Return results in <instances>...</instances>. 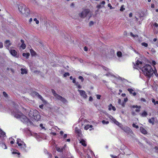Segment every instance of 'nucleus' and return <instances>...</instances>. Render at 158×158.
Returning a JSON list of instances; mask_svg holds the SVG:
<instances>
[{
	"instance_id": "1",
	"label": "nucleus",
	"mask_w": 158,
	"mask_h": 158,
	"mask_svg": "<svg viewBox=\"0 0 158 158\" xmlns=\"http://www.w3.org/2000/svg\"><path fill=\"white\" fill-rule=\"evenodd\" d=\"M134 68L137 69H140L144 74L149 78L152 76L154 73V71L151 66L147 64L143 67V63L140 60H137L135 64H134Z\"/></svg>"
},
{
	"instance_id": "2",
	"label": "nucleus",
	"mask_w": 158,
	"mask_h": 158,
	"mask_svg": "<svg viewBox=\"0 0 158 158\" xmlns=\"http://www.w3.org/2000/svg\"><path fill=\"white\" fill-rule=\"evenodd\" d=\"M18 9L19 12L25 16H27L29 14V9L23 4H20L18 6Z\"/></svg>"
},
{
	"instance_id": "3",
	"label": "nucleus",
	"mask_w": 158,
	"mask_h": 158,
	"mask_svg": "<svg viewBox=\"0 0 158 158\" xmlns=\"http://www.w3.org/2000/svg\"><path fill=\"white\" fill-rule=\"evenodd\" d=\"M29 115L31 118H33L34 119L37 121L39 120L40 118L39 112L36 110L33 109L30 110L29 113Z\"/></svg>"
},
{
	"instance_id": "4",
	"label": "nucleus",
	"mask_w": 158,
	"mask_h": 158,
	"mask_svg": "<svg viewBox=\"0 0 158 158\" xmlns=\"http://www.w3.org/2000/svg\"><path fill=\"white\" fill-rule=\"evenodd\" d=\"M12 114L15 117L17 118H20L22 121L27 122L28 120V119L26 116L23 115L20 112H18L16 113L13 112Z\"/></svg>"
},
{
	"instance_id": "5",
	"label": "nucleus",
	"mask_w": 158,
	"mask_h": 158,
	"mask_svg": "<svg viewBox=\"0 0 158 158\" xmlns=\"http://www.w3.org/2000/svg\"><path fill=\"white\" fill-rule=\"evenodd\" d=\"M17 143L18 146L20 147V148L23 151H26V145L20 139H17Z\"/></svg>"
},
{
	"instance_id": "6",
	"label": "nucleus",
	"mask_w": 158,
	"mask_h": 158,
	"mask_svg": "<svg viewBox=\"0 0 158 158\" xmlns=\"http://www.w3.org/2000/svg\"><path fill=\"white\" fill-rule=\"evenodd\" d=\"M118 126H119L120 128H121L123 130L124 132L127 134L131 133L132 132L131 130L129 127H123V125L120 123V125Z\"/></svg>"
},
{
	"instance_id": "7",
	"label": "nucleus",
	"mask_w": 158,
	"mask_h": 158,
	"mask_svg": "<svg viewBox=\"0 0 158 158\" xmlns=\"http://www.w3.org/2000/svg\"><path fill=\"white\" fill-rule=\"evenodd\" d=\"M89 10H85L79 14V16L82 18H85L89 12Z\"/></svg>"
},
{
	"instance_id": "8",
	"label": "nucleus",
	"mask_w": 158,
	"mask_h": 158,
	"mask_svg": "<svg viewBox=\"0 0 158 158\" xmlns=\"http://www.w3.org/2000/svg\"><path fill=\"white\" fill-rule=\"evenodd\" d=\"M9 52L10 54L14 57L17 58L19 56V54L17 53V52L15 50L10 49L9 50Z\"/></svg>"
},
{
	"instance_id": "9",
	"label": "nucleus",
	"mask_w": 158,
	"mask_h": 158,
	"mask_svg": "<svg viewBox=\"0 0 158 158\" xmlns=\"http://www.w3.org/2000/svg\"><path fill=\"white\" fill-rule=\"evenodd\" d=\"M107 117L110 119L112 120V121L117 125H120V123L117 121L115 118H113V117L109 114H107Z\"/></svg>"
},
{
	"instance_id": "10",
	"label": "nucleus",
	"mask_w": 158,
	"mask_h": 158,
	"mask_svg": "<svg viewBox=\"0 0 158 158\" xmlns=\"http://www.w3.org/2000/svg\"><path fill=\"white\" fill-rule=\"evenodd\" d=\"M78 91L81 97H82L84 99L86 98L87 97V95L85 92L84 91L78 90Z\"/></svg>"
},
{
	"instance_id": "11",
	"label": "nucleus",
	"mask_w": 158,
	"mask_h": 158,
	"mask_svg": "<svg viewBox=\"0 0 158 158\" xmlns=\"http://www.w3.org/2000/svg\"><path fill=\"white\" fill-rule=\"evenodd\" d=\"M11 45V43L9 40H7L4 42V46L8 49H9V47Z\"/></svg>"
},
{
	"instance_id": "12",
	"label": "nucleus",
	"mask_w": 158,
	"mask_h": 158,
	"mask_svg": "<svg viewBox=\"0 0 158 158\" xmlns=\"http://www.w3.org/2000/svg\"><path fill=\"white\" fill-rule=\"evenodd\" d=\"M56 99L61 101L64 103H65L66 102V101L65 98L62 97L60 95H59L58 97L56 98Z\"/></svg>"
},
{
	"instance_id": "13",
	"label": "nucleus",
	"mask_w": 158,
	"mask_h": 158,
	"mask_svg": "<svg viewBox=\"0 0 158 158\" xmlns=\"http://www.w3.org/2000/svg\"><path fill=\"white\" fill-rule=\"evenodd\" d=\"M127 90L129 92L130 94H132L134 96H135L136 95V93L134 92V90L132 89L128 88Z\"/></svg>"
},
{
	"instance_id": "14",
	"label": "nucleus",
	"mask_w": 158,
	"mask_h": 158,
	"mask_svg": "<svg viewBox=\"0 0 158 158\" xmlns=\"http://www.w3.org/2000/svg\"><path fill=\"white\" fill-rule=\"evenodd\" d=\"M21 74H26L27 72V69L25 68H22L21 69Z\"/></svg>"
},
{
	"instance_id": "15",
	"label": "nucleus",
	"mask_w": 158,
	"mask_h": 158,
	"mask_svg": "<svg viewBox=\"0 0 158 158\" xmlns=\"http://www.w3.org/2000/svg\"><path fill=\"white\" fill-rule=\"evenodd\" d=\"M155 118L154 117H152L150 119H148V122L153 125L155 124Z\"/></svg>"
},
{
	"instance_id": "16",
	"label": "nucleus",
	"mask_w": 158,
	"mask_h": 158,
	"mask_svg": "<svg viewBox=\"0 0 158 158\" xmlns=\"http://www.w3.org/2000/svg\"><path fill=\"white\" fill-rule=\"evenodd\" d=\"M140 130L141 133L144 134H146L147 133V131L143 127H141Z\"/></svg>"
},
{
	"instance_id": "17",
	"label": "nucleus",
	"mask_w": 158,
	"mask_h": 158,
	"mask_svg": "<svg viewBox=\"0 0 158 158\" xmlns=\"http://www.w3.org/2000/svg\"><path fill=\"white\" fill-rule=\"evenodd\" d=\"M105 2L104 1L102 2L99 4L97 6V7L98 8H100L104 6V5L105 4Z\"/></svg>"
},
{
	"instance_id": "18",
	"label": "nucleus",
	"mask_w": 158,
	"mask_h": 158,
	"mask_svg": "<svg viewBox=\"0 0 158 158\" xmlns=\"http://www.w3.org/2000/svg\"><path fill=\"white\" fill-rule=\"evenodd\" d=\"M132 107L133 108H136V109H135V111H136L137 112H139L140 111V106H138L137 105H136V106L134 105V106H132Z\"/></svg>"
},
{
	"instance_id": "19",
	"label": "nucleus",
	"mask_w": 158,
	"mask_h": 158,
	"mask_svg": "<svg viewBox=\"0 0 158 158\" xmlns=\"http://www.w3.org/2000/svg\"><path fill=\"white\" fill-rule=\"evenodd\" d=\"M30 52L31 56H35L37 55L36 52L33 49H30Z\"/></svg>"
},
{
	"instance_id": "20",
	"label": "nucleus",
	"mask_w": 158,
	"mask_h": 158,
	"mask_svg": "<svg viewBox=\"0 0 158 158\" xmlns=\"http://www.w3.org/2000/svg\"><path fill=\"white\" fill-rule=\"evenodd\" d=\"M108 109L109 110H112L114 111L116 110L114 106H113L111 104H110L109 105Z\"/></svg>"
},
{
	"instance_id": "21",
	"label": "nucleus",
	"mask_w": 158,
	"mask_h": 158,
	"mask_svg": "<svg viewBox=\"0 0 158 158\" xmlns=\"http://www.w3.org/2000/svg\"><path fill=\"white\" fill-rule=\"evenodd\" d=\"M75 132L77 133L79 135L81 134L80 130L78 129L77 127H76L75 128Z\"/></svg>"
},
{
	"instance_id": "22",
	"label": "nucleus",
	"mask_w": 158,
	"mask_h": 158,
	"mask_svg": "<svg viewBox=\"0 0 158 158\" xmlns=\"http://www.w3.org/2000/svg\"><path fill=\"white\" fill-rule=\"evenodd\" d=\"M52 92L53 95L54 97L56 98L58 97V96L59 95L57 94L55 92V91L53 89L52 90Z\"/></svg>"
},
{
	"instance_id": "23",
	"label": "nucleus",
	"mask_w": 158,
	"mask_h": 158,
	"mask_svg": "<svg viewBox=\"0 0 158 158\" xmlns=\"http://www.w3.org/2000/svg\"><path fill=\"white\" fill-rule=\"evenodd\" d=\"M80 143L84 146L85 147L86 146V144L85 141L83 139L81 140L80 141Z\"/></svg>"
},
{
	"instance_id": "24",
	"label": "nucleus",
	"mask_w": 158,
	"mask_h": 158,
	"mask_svg": "<svg viewBox=\"0 0 158 158\" xmlns=\"http://www.w3.org/2000/svg\"><path fill=\"white\" fill-rule=\"evenodd\" d=\"M92 127H93V126L92 125H87L85 126V127H84V129L85 130H87L89 128H92Z\"/></svg>"
},
{
	"instance_id": "25",
	"label": "nucleus",
	"mask_w": 158,
	"mask_h": 158,
	"mask_svg": "<svg viewBox=\"0 0 158 158\" xmlns=\"http://www.w3.org/2000/svg\"><path fill=\"white\" fill-rule=\"evenodd\" d=\"M23 56L27 58L29 56H30V53H23Z\"/></svg>"
},
{
	"instance_id": "26",
	"label": "nucleus",
	"mask_w": 158,
	"mask_h": 158,
	"mask_svg": "<svg viewBox=\"0 0 158 158\" xmlns=\"http://www.w3.org/2000/svg\"><path fill=\"white\" fill-rule=\"evenodd\" d=\"M64 148H60L59 147H56V150L59 152H62L63 151Z\"/></svg>"
},
{
	"instance_id": "27",
	"label": "nucleus",
	"mask_w": 158,
	"mask_h": 158,
	"mask_svg": "<svg viewBox=\"0 0 158 158\" xmlns=\"http://www.w3.org/2000/svg\"><path fill=\"white\" fill-rule=\"evenodd\" d=\"M1 146L4 149H6L7 148L6 145L4 143H1Z\"/></svg>"
},
{
	"instance_id": "28",
	"label": "nucleus",
	"mask_w": 158,
	"mask_h": 158,
	"mask_svg": "<svg viewBox=\"0 0 158 158\" xmlns=\"http://www.w3.org/2000/svg\"><path fill=\"white\" fill-rule=\"evenodd\" d=\"M12 154H17L19 156H18V157H19V156L20 154V153L19 152H18V151H15H15L13 152H12Z\"/></svg>"
},
{
	"instance_id": "29",
	"label": "nucleus",
	"mask_w": 158,
	"mask_h": 158,
	"mask_svg": "<svg viewBox=\"0 0 158 158\" xmlns=\"http://www.w3.org/2000/svg\"><path fill=\"white\" fill-rule=\"evenodd\" d=\"M147 115V113L145 111H143V113L141 114V116L143 117L146 116Z\"/></svg>"
},
{
	"instance_id": "30",
	"label": "nucleus",
	"mask_w": 158,
	"mask_h": 158,
	"mask_svg": "<svg viewBox=\"0 0 158 158\" xmlns=\"http://www.w3.org/2000/svg\"><path fill=\"white\" fill-rule=\"evenodd\" d=\"M5 135V133L0 129V137L3 136Z\"/></svg>"
},
{
	"instance_id": "31",
	"label": "nucleus",
	"mask_w": 158,
	"mask_h": 158,
	"mask_svg": "<svg viewBox=\"0 0 158 158\" xmlns=\"http://www.w3.org/2000/svg\"><path fill=\"white\" fill-rule=\"evenodd\" d=\"M102 123L103 124H107L109 123V122L108 121H106L104 120H102Z\"/></svg>"
},
{
	"instance_id": "32",
	"label": "nucleus",
	"mask_w": 158,
	"mask_h": 158,
	"mask_svg": "<svg viewBox=\"0 0 158 158\" xmlns=\"http://www.w3.org/2000/svg\"><path fill=\"white\" fill-rule=\"evenodd\" d=\"M124 6L123 5L121 7L120 10V11H123L125 10V8L124 7Z\"/></svg>"
},
{
	"instance_id": "33",
	"label": "nucleus",
	"mask_w": 158,
	"mask_h": 158,
	"mask_svg": "<svg viewBox=\"0 0 158 158\" xmlns=\"http://www.w3.org/2000/svg\"><path fill=\"white\" fill-rule=\"evenodd\" d=\"M141 45L143 46H144L145 47H147L148 46V44L147 43H145V42H143V43H141Z\"/></svg>"
},
{
	"instance_id": "34",
	"label": "nucleus",
	"mask_w": 158,
	"mask_h": 158,
	"mask_svg": "<svg viewBox=\"0 0 158 158\" xmlns=\"http://www.w3.org/2000/svg\"><path fill=\"white\" fill-rule=\"evenodd\" d=\"M33 21L35 22L36 23V24H38L39 23V21L38 20H37V19H36V18H34V19H33Z\"/></svg>"
},
{
	"instance_id": "35",
	"label": "nucleus",
	"mask_w": 158,
	"mask_h": 158,
	"mask_svg": "<svg viewBox=\"0 0 158 158\" xmlns=\"http://www.w3.org/2000/svg\"><path fill=\"white\" fill-rule=\"evenodd\" d=\"M122 54V53L120 52H117V55L119 57H121V56Z\"/></svg>"
},
{
	"instance_id": "36",
	"label": "nucleus",
	"mask_w": 158,
	"mask_h": 158,
	"mask_svg": "<svg viewBox=\"0 0 158 158\" xmlns=\"http://www.w3.org/2000/svg\"><path fill=\"white\" fill-rule=\"evenodd\" d=\"M3 96L6 98L8 97V94L6 93L5 92H3Z\"/></svg>"
},
{
	"instance_id": "37",
	"label": "nucleus",
	"mask_w": 158,
	"mask_h": 158,
	"mask_svg": "<svg viewBox=\"0 0 158 158\" xmlns=\"http://www.w3.org/2000/svg\"><path fill=\"white\" fill-rule=\"evenodd\" d=\"M21 47H22L23 49H24L26 48V45L25 44H22L21 45Z\"/></svg>"
},
{
	"instance_id": "38",
	"label": "nucleus",
	"mask_w": 158,
	"mask_h": 158,
	"mask_svg": "<svg viewBox=\"0 0 158 158\" xmlns=\"http://www.w3.org/2000/svg\"><path fill=\"white\" fill-rule=\"evenodd\" d=\"M69 75L70 74L69 73H66L64 74V77H66L67 76H69Z\"/></svg>"
},
{
	"instance_id": "39",
	"label": "nucleus",
	"mask_w": 158,
	"mask_h": 158,
	"mask_svg": "<svg viewBox=\"0 0 158 158\" xmlns=\"http://www.w3.org/2000/svg\"><path fill=\"white\" fill-rule=\"evenodd\" d=\"M78 78L79 79L81 80V81L82 82L84 80V78L81 76H79L78 77Z\"/></svg>"
},
{
	"instance_id": "40",
	"label": "nucleus",
	"mask_w": 158,
	"mask_h": 158,
	"mask_svg": "<svg viewBox=\"0 0 158 158\" xmlns=\"http://www.w3.org/2000/svg\"><path fill=\"white\" fill-rule=\"evenodd\" d=\"M132 126L133 127H135L136 128H139V127L137 125H136L135 124V123H133V124H132Z\"/></svg>"
},
{
	"instance_id": "41",
	"label": "nucleus",
	"mask_w": 158,
	"mask_h": 158,
	"mask_svg": "<svg viewBox=\"0 0 158 158\" xmlns=\"http://www.w3.org/2000/svg\"><path fill=\"white\" fill-rule=\"evenodd\" d=\"M108 6L109 7H110V9H112L113 8V7L112 6H111L110 4V3H109L108 4Z\"/></svg>"
},
{
	"instance_id": "42",
	"label": "nucleus",
	"mask_w": 158,
	"mask_h": 158,
	"mask_svg": "<svg viewBox=\"0 0 158 158\" xmlns=\"http://www.w3.org/2000/svg\"><path fill=\"white\" fill-rule=\"evenodd\" d=\"M3 47V44L2 42H0V48H2Z\"/></svg>"
},
{
	"instance_id": "43",
	"label": "nucleus",
	"mask_w": 158,
	"mask_h": 158,
	"mask_svg": "<svg viewBox=\"0 0 158 158\" xmlns=\"http://www.w3.org/2000/svg\"><path fill=\"white\" fill-rule=\"evenodd\" d=\"M97 98L98 99H100L101 97V96L100 95H97Z\"/></svg>"
},
{
	"instance_id": "44",
	"label": "nucleus",
	"mask_w": 158,
	"mask_h": 158,
	"mask_svg": "<svg viewBox=\"0 0 158 158\" xmlns=\"http://www.w3.org/2000/svg\"><path fill=\"white\" fill-rule=\"evenodd\" d=\"M141 101L142 102H146V100L144 98H142L141 99Z\"/></svg>"
},
{
	"instance_id": "45",
	"label": "nucleus",
	"mask_w": 158,
	"mask_h": 158,
	"mask_svg": "<svg viewBox=\"0 0 158 158\" xmlns=\"http://www.w3.org/2000/svg\"><path fill=\"white\" fill-rule=\"evenodd\" d=\"M154 73H155V75L157 77H158V74L157 73V71L156 70V72H155V71H154Z\"/></svg>"
},
{
	"instance_id": "46",
	"label": "nucleus",
	"mask_w": 158,
	"mask_h": 158,
	"mask_svg": "<svg viewBox=\"0 0 158 158\" xmlns=\"http://www.w3.org/2000/svg\"><path fill=\"white\" fill-rule=\"evenodd\" d=\"M76 85L77 86L78 88L81 89V86L80 85L76 84Z\"/></svg>"
},
{
	"instance_id": "47",
	"label": "nucleus",
	"mask_w": 158,
	"mask_h": 158,
	"mask_svg": "<svg viewBox=\"0 0 158 158\" xmlns=\"http://www.w3.org/2000/svg\"><path fill=\"white\" fill-rule=\"evenodd\" d=\"M93 98L91 97H90L89 98V100L90 101H93Z\"/></svg>"
},
{
	"instance_id": "48",
	"label": "nucleus",
	"mask_w": 158,
	"mask_h": 158,
	"mask_svg": "<svg viewBox=\"0 0 158 158\" xmlns=\"http://www.w3.org/2000/svg\"><path fill=\"white\" fill-rule=\"evenodd\" d=\"M121 100L120 99H119L118 100V102L119 104H121Z\"/></svg>"
},
{
	"instance_id": "49",
	"label": "nucleus",
	"mask_w": 158,
	"mask_h": 158,
	"mask_svg": "<svg viewBox=\"0 0 158 158\" xmlns=\"http://www.w3.org/2000/svg\"><path fill=\"white\" fill-rule=\"evenodd\" d=\"M94 23L93 21H91L89 23V25H93Z\"/></svg>"
},
{
	"instance_id": "50",
	"label": "nucleus",
	"mask_w": 158,
	"mask_h": 158,
	"mask_svg": "<svg viewBox=\"0 0 158 158\" xmlns=\"http://www.w3.org/2000/svg\"><path fill=\"white\" fill-rule=\"evenodd\" d=\"M132 16V13H130L129 14V16L130 17H131Z\"/></svg>"
},
{
	"instance_id": "51",
	"label": "nucleus",
	"mask_w": 158,
	"mask_h": 158,
	"mask_svg": "<svg viewBox=\"0 0 158 158\" xmlns=\"http://www.w3.org/2000/svg\"><path fill=\"white\" fill-rule=\"evenodd\" d=\"M84 50L85 51H87L88 50V48L86 47H85Z\"/></svg>"
},
{
	"instance_id": "52",
	"label": "nucleus",
	"mask_w": 158,
	"mask_h": 158,
	"mask_svg": "<svg viewBox=\"0 0 158 158\" xmlns=\"http://www.w3.org/2000/svg\"><path fill=\"white\" fill-rule=\"evenodd\" d=\"M154 26L155 27H158V24L156 23H155L154 24Z\"/></svg>"
},
{
	"instance_id": "53",
	"label": "nucleus",
	"mask_w": 158,
	"mask_h": 158,
	"mask_svg": "<svg viewBox=\"0 0 158 158\" xmlns=\"http://www.w3.org/2000/svg\"><path fill=\"white\" fill-rule=\"evenodd\" d=\"M151 7L152 8H154L155 7L154 4H151Z\"/></svg>"
},
{
	"instance_id": "54",
	"label": "nucleus",
	"mask_w": 158,
	"mask_h": 158,
	"mask_svg": "<svg viewBox=\"0 0 158 158\" xmlns=\"http://www.w3.org/2000/svg\"><path fill=\"white\" fill-rule=\"evenodd\" d=\"M73 82L74 83H76V80L75 78H73Z\"/></svg>"
},
{
	"instance_id": "55",
	"label": "nucleus",
	"mask_w": 158,
	"mask_h": 158,
	"mask_svg": "<svg viewBox=\"0 0 158 158\" xmlns=\"http://www.w3.org/2000/svg\"><path fill=\"white\" fill-rule=\"evenodd\" d=\"M106 75L107 76H112V75L110 73H109L107 74H106Z\"/></svg>"
},
{
	"instance_id": "56",
	"label": "nucleus",
	"mask_w": 158,
	"mask_h": 158,
	"mask_svg": "<svg viewBox=\"0 0 158 158\" xmlns=\"http://www.w3.org/2000/svg\"><path fill=\"white\" fill-rule=\"evenodd\" d=\"M43 106H44V105H40L39 106V107L41 108V109H43Z\"/></svg>"
},
{
	"instance_id": "57",
	"label": "nucleus",
	"mask_w": 158,
	"mask_h": 158,
	"mask_svg": "<svg viewBox=\"0 0 158 158\" xmlns=\"http://www.w3.org/2000/svg\"><path fill=\"white\" fill-rule=\"evenodd\" d=\"M32 21V18H30L29 20V22L30 23H31V22Z\"/></svg>"
},
{
	"instance_id": "58",
	"label": "nucleus",
	"mask_w": 158,
	"mask_h": 158,
	"mask_svg": "<svg viewBox=\"0 0 158 158\" xmlns=\"http://www.w3.org/2000/svg\"><path fill=\"white\" fill-rule=\"evenodd\" d=\"M152 64H153V65H155L156 64V62L155 61H152Z\"/></svg>"
},
{
	"instance_id": "59",
	"label": "nucleus",
	"mask_w": 158,
	"mask_h": 158,
	"mask_svg": "<svg viewBox=\"0 0 158 158\" xmlns=\"http://www.w3.org/2000/svg\"><path fill=\"white\" fill-rule=\"evenodd\" d=\"M128 99L127 98H126L124 99V101L125 102H126L127 101Z\"/></svg>"
},
{
	"instance_id": "60",
	"label": "nucleus",
	"mask_w": 158,
	"mask_h": 158,
	"mask_svg": "<svg viewBox=\"0 0 158 158\" xmlns=\"http://www.w3.org/2000/svg\"><path fill=\"white\" fill-rule=\"evenodd\" d=\"M110 156L112 157V158H115V157H116V156H114L113 155H110Z\"/></svg>"
},
{
	"instance_id": "61",
	"label": "nucleus",
	"mask_w": 158,
	"mask_h": 158,
	"mask_svg": "<svg viewBox=\"0 0 158 158\" xmlns=\"http://www.w3.org/2000/svg\"><path fill=\"white\" fill-rule=\"evenodd\" d=\"M67 134H65L64 135V138H66V137H67Z\"/></svg>"
},
{
	"instance_id": "62",
	"label": "nucleus",
	"mask_w": 158,
	"mask_h": 158,
	"mask_svg": "<svg viewBox=\"0 0 158 158\" xmlns=\"http://www.w3.org/2000/svg\"><path fill=\"white\" fill-rule=\"evenodd\" d=\"M51 134H52V135H56V133H54V132H52V133H51Z\"/></svg>"
},
{
	"instance_id": "63",
	"label": "nucleus",
	"mask_w": 158,
	"mask_h": 158,
	"mask_svg": "<svg viewBox=\"0 0 158 158\" xmlns=\"http://www.w3.org/2000/svg\"><path fill=\"white\" fill-rule=\"evenodd\" d=\"M157 40V39L156 38H154L153 40V41L154 42H156Z\"/></svg>"
},
{
	"instance_id": "64",
	"label": "nucleus",
	"mask_w": 158,
	"mask_h": 158,
	"mask_svg": "<svg viewBox=\"0 0 158 158\" xmlns=\"http://www.w3.org/2000/svg\"><path fill=\"white\" fill-rule=\"evenodd\" d=\"M156 104H158V101H156V102H155V103H154V104L156 105Z\"/></svg>"
}]
</instances>
